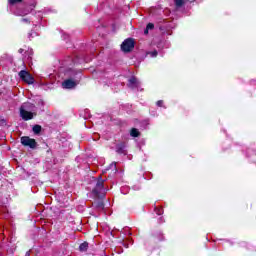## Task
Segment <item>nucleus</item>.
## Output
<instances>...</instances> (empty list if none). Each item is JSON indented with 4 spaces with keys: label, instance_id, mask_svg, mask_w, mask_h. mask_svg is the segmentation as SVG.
<instances>
[{
    "label": "nucleus",
    "instance_id": "22",
    "mask_svg": "<svg viewBox=\"0 0 256 256\" xmlns=\"http://www.w3.org/2000/svg\"><path fill=\"white\" fill-rule=\"evenodd\" d=\"M25 50L23 49V48H20L19 50H18V53H23Z\"/></svg>",
    "mask_w": 256,
    "mask_h": 256
},
{
    "label": "nucleus",
    "instance_id": "5",
    "mask_svg": "<svg viewBox=\"0 0 256 256\" xmlns=\"http://www.w3.org/2000/svg\"><path fill=\"white\" fill-rule=\"evenodd\" d=\"M129 88L132 91H143V89H141V82L139 81V79H137V77L132 76L129 79Z\"/></svg>",
    "mask_w": 256,
    "mask_h": 256
},
{
    "label": "nucleus",
    "instance_id": "2",
    "mask_svg": "<svg viewBox=\"0 0 256 256\" xmlns=\"http://www.w3.org/2000/svg\"><path fill=\"white\" fill-rule=\"evenodd\" d=\"M70 77L71 78L66 79L62 83V87L64 89H74V87H77V85H79V81H81V72L71 71Z\"/></svg>",
    "mask_w": 256,
    "mask_h": 256
},
{
    "label": "nucleus",
    "instance_id": "24",
    "mask_svg": "<svg viewBox=\"0 0 256 256\" xmlns=\"http://www.w3.org/2000/svg\"><path fill=\"white\" fill-rule=\"evenodd\" d=\"M26 256H31V253H29V252H26Z\"/></svg>",
    "mask_w": 256,
    "mask_h": 256
},
{
    "label": "nucleus",
    "instance_id": "7",
    "mask_svg": "<svg viewBox=\"0 0 256 256\" xmlns=\"http://www.w3.org/2000/svg\"><path fill=\"white\" fill-rule=\"evenodd\" d=\"M93 207L101 210L105 209V202H103V198H97V200L93 202Z\"/></svg>",
    "mask_w": 256,
    "mask_h": 256
},
{
    "label": "nucleus",
    "instance_id": "16",
    "mask_svg": "<svg viewBox=\"0 0 256 256\" xmlns=\"http://www.w3.org/2000/svg\"><path fill=\"white\" fill-rule=\"evenodd\" d=\"M148 55H150V57H157V55H159V52H157V50L148 52Z\"/></svg>",
    "mask_w": 256,
    "mask_h": 256
},
{
    "label": "nucleus",
    "instance_id": "26",
    "mask_svg": "<svg viewBox=\"0 0 256 256\" xmlns=\"http://www.w3.org/2000/svg\"><path fill=\"white\" fill-rule=\"evenodd\" d=\"M31 35H32V34H31V33H29V37H31Z\"/></svg>",
    "mask_w": 256,
    "mask_h": 256
},
{
    "label": "nucleus",
    "instance_id": "8",
    "mask_svg": "<svg viewBox=\"0 0 256 256\" xmlns=\"http://www.w3.org/2000/svg\"><path fill=\"white\" fill-rule=\"evenodd\" d=\"M121 51L129 53V38H126L121 44Z\"/></svg>",
    "mask_w": 256,
    "mask_h": 256
},
{
    "label": "nucleus",
    "instance_id": "12",
    "mask_svg": "<svg viewBox=\"0 0 256 256\" xmlns=\"http://www.w3.org/2000/svg\"><path fill=\"white\" fill-rule=\"evenodd\" d=\"M141 135V132L137 128H131L130 129V137L137 138Z\"/></svg>",
    "mask_w": 256,
    "mask_h": 256
},
{
    "label": "nucleus",
    "instance_id": "23",
    "mask_svg": "<svg viewBox=\"0 0 256 256\" xmlns=\"http://www.w3.org/2000/svg\"><path fill=\"white\" fill-rule=\"evenodd\" d=\"M2 125L6 123L5 119L1 120Z\"/></svg>",
    "mask_w": 256,
    "mask_h": 256
},
{
    "label": "nucleus",
    "instance_id": "20",
    "mask_svg": "<svg viewBox=\"0 0 256 256\" xmlns=\"http://www.w3.org/2000/svg\"><path fill=\"white\" fill-rule=\"evenodd\" d=\"M155 211H156V214H158V215H162V213H163V209L155 208Z\"/></svg>",
    "mask_w": 256,
    "mask_h": 256
},
{
    "label": "nucleus",
    "instance_id": "4",
    "mask_svg": "<svg viewBox=\"0 0 256 256\" xmlns=\"http://www.w3.org/2000/svg\"><path fill=\"white\" fill-rule=\"evenodd\" d=\"M19 77L24 81V83H27V85H33V83H35V78L31 73H29V71L21 70L19 72Z\"/></svg>",
    "mask_w": 256,
    "mask_h": 256
},
{
    "label": "nucleus",
    "instance_id": "9",
    "mask_svg": "<svg viewBox=\"0 0 256 256\" xmlns=\"http://www.w3.org/2000/svg\"><path fill=\"white\" fill-rule=\"evenodd\" d=\"M116 153H118V155L125 154V143L121 142L116 145Z\"/></svg>",
    "mask_w": 256,
    "mask_h": 256
},
{
    "label": "nucleus",
    "instance_id": "25",
    "mask_svg": "<svg viewBox=\"0 0 256 256\" xmlns=\"http://www.w3.org/2000/svg\"><path fill=\"white\" fill-rule=\"evenodd\" d=\"M243 245H247V242H243Z\"/></svg>",
    "mask_w": 256,
    "mask_h": 256
},
{
    "label": "nucleus",
    "instance_id": "10",
    "mask_svg": "<svg viewBox=\"0 0 256 256\" xmlns=\"http://www.w3.org/2000/svg\"><path fill=\"white\" fill-rule=\"evenodd\" d=\"M32 131L34 133V135H40L41 131H43V127H41V125L36 124L32 127Z\"/></svg>",
    "mask_w": 256,
    "mask_h": 256
},
{
    "label": "nucleus",
    "instance_id": "1",
    "mask_svg": "<svg viewBox=\"0 0 256 256\" xmlns=\"http://www.w3.org/2000/svg\"><path fill=\"white\" fill-rule=\"evenodd\" d=\"M92 195L95 199H105L107 190L105 189V180H103V176L100 175L96 178V184L92 189Z\"/></svg>",
    "mask_w": 256,
    "mask_h": 256
},
{
    "label": "nucleus",
    "instance_id": "3",
    "mask_svg": "<svg viewBox=\"0 0 256 256\" xmlns=\"http://www.w3.org/2000/svg\"><path fill=\"white\" fill-rule=\"evenodd\" d=\"M20 143L23 147H29L30 149H37V140L30 138L29 136H22Z\"/></svg>",
    "mask_w": 256,
    "mask_h": 256
},
{
    "label": "nucleus",
    "instance_id": "18",
    "mask_svg": "<svg viewBox=\"0 0 256 256\" xmlns=\"http://www.w3.org/2000/svg\"><path fill=\"white\" fill-rule=\"evenodd\" d=\"M22 23H26V25H29V23H31V20L27 19V18H22L21 19Z\"/></svg>",
    "mask_w": 256,
    "mask_h": 256
},
{
    "label": "nucleus",
    "instance_id": "6",
    "mask_svg": "<svg viewBox=\"0 0 256 256\" xmlns=\"http://www.w3.org/2000/svg\"><path fill=\"white\" fill-rule=\"evenodd\" d=\"M20 117L23 119V121H31L33 117H37V114L35 112H30L25 110V108H20Z\"/></svg>",
    "mask_w": 256,
    "mask_h": 256
},
{
    "label": "nucleus",
    "instance_id": "15",
    "mask_svg": "<svg viewBox=\"0 0 256 256\" xmlns=\"http://www.w3.org/2000/svg\"><path fill=\"white\" fill-rule=\"evenodd\" d=\"M9 5H17V3H23V0H7Z\"/></svg>",
    "mask_w": 256,
    "mask_h": 256
},
{
    "label": "nucleus",
    "instance_id": "27",
    "mask_svg": "<svg viewBox=\"0 0 256 256\" xmlns=\"http://www.w3.org/2000/svg\"><path fill=\"white\" fill-rule=\"evenodd\" d=\"M129 242L131 243V238L129 239Z\"/></svg>",
    "mask_w": 256,
    "mask_h": 256
},
{
    "label": "nucleus",
    "instance_id": "19",
    "mask_svg": "<svg viewBox=\"0 0 256 256\" xmlns=\"http://www.w3.org/2000/svg\"><path fill=\"white\" fill-rule=\"evenodd\" d=\"M157 107H163V100H158L156 102Z\"/></svg>",
    "mask_w": 256,
    "mask_h": 256
},
{
    "label": "nucleus",
    "instance_id": "13",
    "mask_svg": "<svg viewBox=\"0 0 256 256\" xmlns=\"http://www.w3.org/2000/svg\"><path fill=\"white\" fill-rule=\"evenodd\" d=\"M135 49V39L129 38V52L133 51Z\"/></svg>",
    "mask_w": 256,
    "mask_h": 256
},
{
    "label": "nucleus",
    "instance_id": "17",
    "mask_svg": "<svg viewBox=\"0 0 256 256\" xmlns=\"http://www.w3.org/2000/svg\"><path fill=\"white\" fill-rule=\"evenodd\" d=\"M146 28H147L149 31H152V29H155V24H153V23H148V24L146 25Z\"/></svg>",
    "mask_w": 256,
    "mask_h": 256
},
{
    "label": "nucleus",
    "instance_id": "11",
    "mask_svg": "<svg viewBox=\"0 0 256 256\" xmlns=\"http://www.w3.org/2000/svg\"><path fill=\"white\" fill-rule=\"evenodd\" d=\"M88 249H89V242H83L79 246V251H81V253L87 252Z\"/></svg>",
    "mask_w": 256,
    "mask_h": 256
},
{
    "label": "nucleus",
    "instance_id": "21",
    "mask_svg": "<svg viewBox=\"0 0 256 256\" xmlns=\"http://www.w3.org/2000/svg\"><path fill=\"white\" fill-rule=\"evenodd\" d=\"M144 35H149V29L145 28Z\"/></svg>",
    "mask_w": 256,
    "mask_h": 256
},
{
    "label": "nucleus",
    "instance_id": "14",
    "mask_svg": "<svg viewBox=\"0 0 256 256\" xmlns=\"http://www.w3.org/2000/svg\"><path fill=\"white\" fill-rule=\"evenodd\" d=\"M176 7H183L185 5V0H174Z\"/></svg>",
    "mask_w": 256,
    "mask_h": 256
}]
</instances>
